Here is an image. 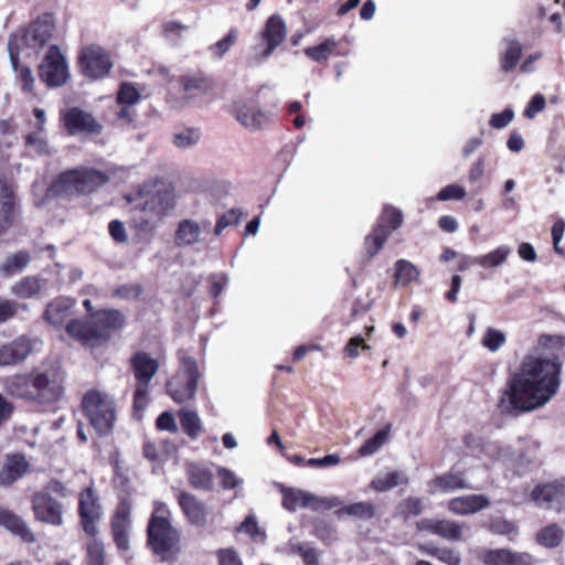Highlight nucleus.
<instances>
[{"instance_id": "obj_7", "label": "nucleus", "mask_w": 565, "mask_h": 565, "mask_svg": "<svg viewBox=\"0 0 565 565\" xmlns=\"http://www.w3.org/2000/svg\"><path fill=\"white\" fill-rule=\"evenodd\" d=\"M54 30V22L51 15H44L34 21L26 29L10 36L9 52L20 53L24 47L39 50L51 39Z\"/></svg>"}, {"instance_id": "obj_16", "label": "nucleus", "mask_w": 565, "mask_h": 565, "mask_svg": "<svg viewBox=\"0 0 565 565\" xmlns=\"http://www.w3.org/2000/svg\"><path fill=\"white\" fill-rule=\"evenodd\" d=\"M32 507L35 519L54 526L63 524L62 504L47 492H38L33 495Z\"/></svg>"}, {"instance_id": "obj_30", "label": "nucleus", "mask_w": 565, "mask_h": 565, "mask_svg": "<svg viewBox=\"0 0 565 565\" xmlns=\"http://www.w3.org/2000/svg\"><path fill=\"white\" fill-rule=\"evenodd\" d=\"M0 525L10 532L21 536L25 542H34V535L30 531L26 523L19 516L12 514L8 510L0 508Z\"/></svg>"}, {"instance_id": "obj_15", "label": "nucleus", "mask_w": 565, "mask_h": 565, "mask_svg": "<svg viewBox=\"0 0 565 565\" xmlns=\"http://www.w3.org/2000/svg\"><path fill=\"white\" fill-rule=\"evenodd\" d=\"M41 341L21 335L13 341L0 347V366L15 365L23 362L33 350L38 349Z\"/></svg>"}, {"instance_id": "obj_63", "label": "nucleus", "mask_w": 565, "mask_h": 565, "mask_svg": "<svg viewBox=\"0 0 565 565\" xmlns=\"http://www.w3.org/2000/svg\"><path fill=\"white\" fill-rule=\"evenodd\" d=\"M513 118L514 111L507 108L502 113H497L491 116L490 126L495 129H503L513 120Z\"/></svg>"}, {"instance_id": "obj_18", "label": "nucleus", "mask_w": 565, "mask_h": 565, "mask_svg": "<svg viewBox=\"0 0 565 565\" xmlns=\"http://www.w3.org/2000/svg\"><path fill=\"white\" fill-rule=\"evenodd\" d=\"M131 504L122 500L111 519L114 541L120 551L129 550V531L131 527Z\"/></svg>"}, {"instance_id": "obj_29", "label": "nucleus", "mask_w": 565, "mask_h": 565, "mask_svg": "<svg viewBox=\"0 0 565 565\" xmlns=\"http://www.w3.org/2000/svg\"><path fill=\"white\" fill-rule=\"evenodd\" d=\"M408 477L403 470H393L379 473L371 481L370 487L377 492L388 491L399 484H406Z\"/></svg>"}, {"instance_id": "obj_17", "label": "nucleus", "mask_w": 565, "mask_h": 565, "mask_svg": "<svg viewBox=\"0 0 565 565\" xmlns=\"http://www.w3.org/2000/svg\"><path fill=\"white\" fill-rule=\"evenodd\" d=\"M178 503L190 524L196 527H204L207 524L209 508L194 494L181 491L178 495Z\"/></svg>"}, {"instance_id": "obj_37", "label": "nucleus", "mask_w": 565, "mask_h": 565, "mask_svg": "<svg viewBox=\"0 0 565 565\" xmlns=\"http://www.w3.org/2000/svg\"><path fill=\"white\" fill-rule=\"evenodd\" d=\"M535 539L540 545L546 548H555L563 542L564 530L558 524L552 523L542 527L535 534Z\"/></svg>"}, {"instance_id": "obj_50", "label": "nucleus", "mask_w": 565, "mask_h": 565, "mask_svg": "<svg viewBox=\"0 0 565 565\" xmlns=\"http://www.w3.org/2000/svg\"><path fill=\"white\" fill-rule=\"evenodd\" d=\"M86 565H105V548L103 542L94 536L86 544Z\"/></svg>"}, {"instance_id": "obj_34", "label": "nucleus", "mask_w": 565, "mask_h": 565, "mask_svg": "<svg viewBox=\"0 0 565 565\" xmlns=\"http://www.w3.org/2000/svg\"><path fill=\"white\" fill-rule=\"evenodd\" d=\"M190 484L195 489L210 490L213 483V473L203 465L192 463L186 470Z\"/></svg>"}, {"instance_id": "obj_57", "label": "nucleus", "mask_w": 565, "mask_h": 565, "mask_svg": "<svg viewBox=\"0 0 565 565\" xmlns=\"http://www.w3.org/2000/svg\"><path fill=\"white\" fill-rule=\"evenodd\" d=\"M238 38V30L237 29H232L230 30V32L227 33L226 36H224L223 39H221L220 41H217L212 47L211 50L213 51V53L217 56V57H222L226 52H228V50L231 49V46L235 43V41L237 40Z\"/></svg>"}, {"instance_id": "obj_1", "label": "nucleus", "mask_w": 565, "mask_h": 565, "mask_svg": "<svg viewBox=\"0 0 565 565\" xmlns=\"http://www.w3.org/2000/svg\"><path fill=\"white\" fill-rule=\"evenodd\" d=\"M565 338L542 334L537 345L525 354L501 392L499 407L518 416L546 405L558 392Z\"/></svg>"}, {"instance_id": "obj_20", "label": "nucleus", "mask_w": 565, "mask_h": 565, "mask_svg": "<svg viewBox=\"0 0 565 565\" xmlns=\"http://www.w3.org/2000/svg\"><path fill=\"white\" fill-rule=\"evenodd\" d=\"M64 124L71 135L78 132L100 134L102 125L92 114L73 107L64 114Z\"/></svg>"}, {"instance_id": "obj_32", "label": "nucleus", "mask_w": 565, "mask_h": 565, "mask_svg": "<svg viewBox=\"0 0 565 565\" xmlns=\"http://www.w3.org/2000/svg\"><path fill=\"white\" fill-rule=\"evenodd\" d=\"M4 388L8 394L15 397L32 398L34 396L32 379L30 380L26 375L15 374L7 377Z\"/></svg>"}, {"instance_id": "obj_58", "label": "nucleus", "mask_w": 565, "mask_h": 565, "mask_svg": "<svg viewBox=\"0 0 565 565\" xmlns=\"http://www.w3.org/2000/svg\"><path fill=\"white\" fill-rule=\"evenodd\" d=\"M428 554L437 557L447 565H460L461 563L459 553L451 548H434L428 551Z\"/></svg>"}, {"instance_id": "obj_27", "label": "nucleus", "mask_w": 565, "mask_h": 565, "mask_svg": "<svg viewBox=\"0 0 565 565\" xmlns=\"http://www.w3.org/2000/svg\"><path fill=\"white\" fill-rule=\"evenodd\" d=\"M471 489L462 472L449 471L440 475L429 482V493H449L456 490Z\"/></svg>"}, {"instance_id": "obj_61", "label": "nucleus", "mask_w": 565, "mask_h": 565, "mask_svg": "<svg viewBox=\"0 0 565 565\" xmlns=\"http://www.w3.org/2000/svg\"><path fill=\"white\" fill-rule=\"evenodd\" d=\"M467 192L463 186L458 184H449L441 189L437 195L439 201L461 200L466 196Z\"/></svg>"}, {"instance_id": "obj_54", "label": "nucleus", "mask_w": 565, "mask_h": 565, "mask_svg": "<svg viewBox=\"0 0 565 565\" xmlns=\"http://www.w3.org/2000/svg\"><path fill=\"white\" fill-rule=\"evenodd\" d=\"M141 98L140 92L130 83H124L117 95V100L121 105L131 106L137 104Z\"/></svg>"}, {"instance_id": "obj_48", "label": "nucleus", "mask_w": 565, "mask_h": 565, "mask_svg": "<svg viewBox=\"0 0 565 565\" xmlns=\"http://www.w3.org/2000/svg\"><path fill=\"white\" fill-rule=\"evenodd\" d=\"M390 426L379 430L372 438L367 439L359 449L362 457L374 455L388 438Z\"/></svg>"}, {"instance_id": "obj_52", "label": "nucleus", "mask_w": 565, "mask_h": 565, "mask_svg": "<svg viewBox=\"0 0 565 565\" xmlns=\"http://www.w3.org/2000/svg\"><path fill=\"white\" fill-rule=\"evenodd\" d=\"M505 334L494 328H488L482 337V345L491 352H497L504 345Z\"/></svg>"}, {"instance_id": "obj_55", "label": "nucleus", "mask_w": 565, "mask_h": 565, "mask_svg": "<svg viewBox=\"0 0 565 565\" xmlns=\"http://www.w3.org/2000/svg\"><path fill=\"white\" fill-rule=\"evenodd\" d=\"M490 530L497 534L508 535L510 540H513L518 534L515 524L502 518L492 519L490 522Z\"/></svg>"}, {"instance_id": "obj_45", "label": "nucleus", "mask_w": 565, "mask_h": 565, "mask_svg": "<svg viewBox=\"0 0 565 565\" xmlns=\"http://www.w3.org/2000/svg\"><path fill=\"white\" fill-rule=\"evenodd\" d=\"M41 287L39 278L29 276L15 282L12 292L20 298H31L41 290Z\"/></svg>"}, {"instance_id": "obj_12", "label": "nucleus", "mask_w": 565, "mask_h": 565, "mask_svg": "<svg viewBox=\"0 0 565 565\" xmlns=\"http://www.w3.org/2000/svg\"><path fill=\"white\" fill-rule=\"evenodd\" d=\"M81 64L83 72L90 78H102L113 66L108 53L99 45H89L82 50Z\"/></svg>"}, {"instance_id": "obj_64", "label": "nucleus", "mask_w": 565, "mask_h": 565, "mask_svg": "<svg viewBox=\"0 0 565 565\" xmlns=\"http://www.w3.org/2000/svg\"><path fill=\"white\" fill-rule=\"evenodd\" d=\"M217 475L225 489H234L242 482L233 471L226 468H218Z\"/></svg>"}, {"instance_id": "obj_36", "label": "nucleus", "mask_w": 565, "mask_h": 565, "mask_svg": "<svg viewBox=\"0 0 565 565\" xmlns=\"http://www.w3.org/2000/svg\"><path fill=\"white\" fill-rule=\"evenodd\" d=\"M12 206V190L8 181L0 178V231L10 224Z\"/></svg>"}, {"instance_id": "obj_43", "label": "nucleus", "mask_w": 565, "mask_h": 565, "mask_svg": "<svg viewBox=\"0 0 565 565\" xmlns=\"http://www.w3.org/2000/svg\"><path fill=\"white\" fill-rule=\"evenodd\" d=\"M201 134L196 129L185 128L173 132L172 145L178 149L186 150L198 145Z\"/></svg>"}, {"instance_id": "obj_5", "label": "nucleus", "mask_w": 565, "mask_h": 565, "mask_svg": "<svg viewBox=\"0 0 565 565\" xmlns=\"http://www.w3.org/2000/svg\"><path fill=\"white\" fill-rule=\"evenodd\" d=\"M82 405L90 425L100 436H106L113 430L116 408L114 399L108 394L90 391L83 397Z\"/></svg>"}, {"instance_id": "obj_11", "label": "nucleus", "mask_w": 565, "mask_h": 565, "mask_svg": "<svg viewBox=\"0 0 565 565\" xmlns=\"http://www.w3.org/2000/svg\"><path fill=\"white\" fill-rule=\"evenodd\" d=\"M531 499L540 508L565 511V479L536 486Z\"/></svg>"}, {"instance_id": "obj_44", "label": "nucleus", "mask_w": 565, "mask_h": 565, "mask_svg": "<svg viewBox=\"0 0 565 565\" xmlns=\"http://www.w3.org/2000/svg\"><path fill=\"white\" fill-rule=\"evenodd\" d=\"M30 262V256L26 252L20 250L7 257L0 267V271L6 276H11L20 273Z\"/></svg>"}, {"instance_id": "obj_14", "label": "nucleus", "mask_w": 565, "mask_h": 565, "mask_svg": "<svg viewBox=\"0 0 565 565\" xmlns=\"http://www.w3.org/2000/svg\"><path fill=\"white\" fill-rule=\"evenodd\" d=\"M262 35L263 39L266 40L267 44L264 49H260V46L254 47V57L257 61H263L269 57L276 47H278L285 41L287 35L285 21L279 15H271L267 20Z\"/></svg>"}, {"instance_id": "obj_60", "label": "nucleus", "mask_w": 565, "mask_h": 565, "mask_svg": "<svg viewBox=\"0 0 565 565\" xmlns=\"http://www.w3.org/2000/svg\"><path fill=\"white\" fill-rule=\"evenodd\" d=\"M545 105V97L541 93L535 94L524 109V116L529 119L535 118L537 114L544 110Z\"/></svg>"}, {"instance_id": "obj_41", "label": "nucleus", "mask_w": 565, "mask_h": 565, "mask_svg": "<svg viewBox=\"0 0 565 565\" xmlns=\"http://www.w3.org/2000/svg\"><path fill=\"white\" fill-rule=\"evenodd\" d=\"M9 54H10L12 67L17 74V77L19 78V81L22 84L23 90L28 92V93L33 92L34 84H35V77L33 75L32 70L29 66L20 65L18 63L19 53L12 51V53L9 52Z\"/></svg>"}, {"instance_id": "obj_46", "label": "nucleus", "mask_w": 565, "mask_h": 565, "mask_svg": "<svg viewBox=\"0 0 565 565\" xmlns=\"http://www.w3.org/2000/svg\"><path fill=\"white\" fill-rule=\"evenodd\" d=\"M289 553L299 555L305 565H320L318 551L308 543H290Z\"/></svg>"}, {"instance_id": "obj_13", "label": "nucleus", "mask_w": 565, "mask_h": 565, "mask_svg": "<svg viewBox=\"0 0 565 565\" xmlns=\"http://www.w3.org/2000/svg\"><path fill=\"white\" fill-rule=\"evenodd\" d=\"M79 516L84 531L95 536L97 533V523L102 516L99 498L95 494L92 487L86 488L79 494Z\"/></svg>"}, {"instance_id": "obj_53", "label": "nucleus", "mask_w": 565, "mask_h": 565, "mask_svg": "<svg viewBox=\"0 0 565 565\" xmlns=\"http://www.w3.org/2000/svg\"><path fill=\"white\" fill-rule=\"evenodd\" d=\"M403 223V214L394 207H385L381 214L380 223L391 232L397 230Z\"/></svg>"}, {"instance_id": "obj_39", "label": "nucleus", "mask_w": 565, "mask_h": 565, "mask_svg": "<svg viewBox=\"0 0 565 565\" xmlns=\"http://www.w3.org/2000/svg\"><path fill=\"white\" fill-rule=\"evenodd\" d=\"M419 270L417 267L406 259H399L395 263V285L407 286L417 280Z\"/></svg>"}, {"instance_id": "obj_21", "label": "nucleus", "mask_w": 565, "mask_h": 565, "mask_svg": "<svg viewBox=\"0 0 565 565\" xmlns=\"http://www.w3.org/2000/svg\"><path fill=\"white\" fill-rule=\"evenodd\" d=\"M32 390L34 396L42 403H51L60 399L63 394V387L57 377H51L45 373H36L32 376Z\"/></svg>"}, {"instance_id": "obj_28", "label": "nucleus", "mask_w": 565, "mask_h": 565, "mask_svg": "<svg viewBox=\"0 0 565 565\" xmlns=\"http://www.w3.org/2000/svg\"><path fill=\"white\" fill-rule=\"evenodd\" d=\"M29 469V462L22 455L8 456L0 470V484L9 486L21 479Z\"/></svg>"}, {"instance_id": "obj_33", "label": "nucleus", "mask_w": 565, "mask_h": 565, "mask_svg": "<svg viewBox=\"0 0 565 565\" xmlns=\"http://www.w3.org/2000/svg\"><path fill=\"white\" fill-rule=\"evenodd\" d=\"M511 247L508 245H500L495 249L472 258L473 264L482 268H495L502 266L511 254Z\"/></svg>"}, {"instance_id": "obj_62", "label": "nucleus", "mask_w": 565, "mask_h": 565, "mask_svg": "<svg viewBox=\"0 0 565 565\" xmlns=\"http://www.w3.org/2000/svg\"><path fill=\"white\" fill-rule=\"evenodd\" d=\"M359 348L363 350H369L370 345L365 343L364 339L361 335H355L350 339L344 348L345 356L350 359H356L359 356Z\"/></svg>"}, {"instance_id": "obj_42", "label": "nucleus", "mask_w": 565, "mask_h": 565, "mask_svg": "<svg viewBox=\"0 0 565 565\" xmlns=\"http://www.w3.org/2000/svg\"><path fill=\"white\" fill-rule=\"evenodd\" d=\"M390 234V231L384 226V224H377L373 233L366 236L365 249L371 257L380 252Z\"/></svg>"}, {"instance_id": "obj_9", "label": "nucleus", "mask_w": 565, "mask_h": 565, "mask_svg": "<svg viewBox=\"0 0 565 565\" xmlns=\"http://www.w3.org/2000/svg\"><path fill=\"white\" fill-rule=\"evenodd\" d=\"M148 544L161 557H166L179 541L178 531L170 521L150 519L147 527Z\"/></svg>"}, {"instance_id": "obj_19", "label": "nucleus", "mask_w": 565, "mask_h": 565, "mask_svg": "<svg viewBox=\"0 0 565 565\" xmlns=\"http://www.w3.org/2000/svg\"><path fill=\"white\" fill-rule=\"evenodd\" d=\"M67 334L86 347H97L106 341V333L95 323L73 319L66 324Z\"/></svg>"}, {"instance_id": "obj_23", "label": "nucleus", "mask_w": 565, "mask_h": 565, "mask_svg": "<svg viewBox=\"0 0 565 565\" xmlns=\"http://www.w3.org/2000/svg\"><path fill=\"white\" fill-rule=\"evenodd\" d=\"M235 116L246 129L255 131L269 122V115L253 103H241L235 106Z\"/></svg>"}, {"instance_id": "obj_25", "label": "nucleus", "mask_w": 565, "mask_h": 565, "mask_svg": "<svg viewBox=\"0 0 565 565\" xmlns=\"http://www.w3.org/2000/svg\"><path fill=\"white\" fill-rule=\"evenodd\" d=\"M282 494V507L289 512H296L298 509H311L315 511V503L318 502V495L296 488L280 486Z\"/></svg>"}, {"instance_id": "obj_22", "label": "nucleus", "mask_w": 565, "mask_h": 565, "mask_svg": "<svg viewBox=\"0 0 565 565\" xmlns=\"http://www.w3.org/2000/svg\"><path fill=\"white\" fill-rule=\"evenodd\" d=\"M420 531H427L448 541H460L463 539L465 524L450 520L424 519L417 523Z\"/></svg>"}, {"instance_id": "obj_35", "label": "nucleus", "mask_w": 565, "mask_h": 565, "mask_svg": "<svg viewBox=\"0 0 565 565\" xmlns=\"http://www.w3.org/2000/svg\"><path fill=\"white\" fill-rule=\"evenodd\" d=\"M125 324L124 315L119 310L107 309L99 311L96 316V326L106 333V340L109 332L121 328Z\"/></svg>"}, {"instance_id": "obj_31", "label": "nucleus", "mask_w": 565, "mask_h": 565, "mask_svg": "<svg viewBox=\"0 0 565 565\" xmlns=\"http://www.w3.org/2000/svg\"><path fill=\"white\" fill-rule=\"evenodd\" d=\"M500 65L503 72H511L520 62L522 45L514 39H503Z\"/></svg>"}, {"instance_id": "obj_47", "label": "nucleus", "mask_w": 565, "mask_h": 565, "mask_svg": "<svg viewBox=\"0 0 565 565\" xmlns=\"http://www.w3.org/2000/svg\"><path fill=\"white\" fill-rule=\"evenodd\" d=\"M180 423L183 431L192 438L198 437L202 430L201 420L193 411L182 409L180 412Z\"/></svg>"}, {"instance_id": "obj_6", "label": "nucleus", "mask_w": 565, "mask_h": 565, "mask_svg": "<svg viewBox=\"0 0 565 565\" xmlns=\"http://www.w3.org/2000/svg\"><path fill=\"white\" fill-rule=\"evenodd\" d=\"M130 367L136 379L134 407L137 411H142L149 401V385L157 374L160 364L149 353L138 351L130 358Z\"/></svg>"}, {"instance_id": "obj_10", "label": "nucleus", "mask_w": 565, "mask_h": 565, "mask_svg": "<svg viewBox=\"0 0 565 565\" xmlns=\"http://www.w3.org/2000/svg\"><path fill=\"white\" fill-rule=\"evenodd\" d=\"M211 231V222H198L192 218L181 220L175 228L173 241L180 248H198L206 244V237Z\"/></svg>"}, {"instance_id": "obj_24", "label": "nucleus", "mask_w": 565, "mask_h": 565, "mask_svg": "<svg viewBox=\"0 0 565 565\" xmlns=\"http://www.w3.org/2000/svg\"><path fill=\"white\" fill-rule=\"evenodd\" d=\"M76 301L68 297H57L49 302L44 312L46 322L61 328L74 313Z\"/></svg>"}, {"instance_id": "obj_4", "label": "nucleus", "mask_w": 565, "mask_h": 565, "mask_svg": "<svg viewBox=\"0 0 565 565\" xmlns=\"http://www.w3.org/2000/svg\"><path fill=\"white\" fill-rule=\"evenodd\" d=\"M179 361L178 372L167 382L166 390L174 402L182 404L195 396L201 373L196 361L185 352H179Z\"/></svg>"}, {"instance_id": "obj_2", "label": "nucleus", "mask_w": 565, "mask_h": 565, "mask_svg": "<svg viewBox=\"0 0 565 565\" xmlns=\"http://www.w3.org/2000/svg\"><path fill=\"white\" fill-rule=\"evenodd\" d=\"M108 175L99 170L82 167L66 170L49 188L53 195H79L96 191L107 183Z\"/></svg>"}, {"instance_id": "obj_38", "label": "nucleus", "mask_w": 565, "mask_h": 565, "mask_svg": "<svg viewBox=\"0 0 565 565\" xmlns=\"http://www.w3.org/2000/svg\"><path fill=\"white\" fill-rule=\"evenodd\" d=\"M180 84L188 99H191L200 94H204L210 88V82L202 76L185 75L181 77Z\"/></svg>"}, {"instance_id": "obj_26", "label": "nucleus", "mask_w": 565, "mask_h": 565, "mask_svg": "<svg viewBox=\"0 0 565 565\" xmlns=\"http://www.w3.org/2000/svg\"><path fill=\"white\" fill-rule=\"evenodd\" d=\"M490 505L488 498L483 494H467L451 499L448 502V510L457 515L477 513Z\"/></svg>"}, {"instance_id": "obj_40", "label": "nucleus", "mask_w": 565, "mask_h": 565, "mask_svg": "<svg viewBox=\"0 0 565 565\" xmlns=\"http://www.w3.org/2000/svg\"><path fill=\"white\" fill-rule=\"evenodd\" d=\"M337 514L339 518L347 514L359 520H370L375 515V507L371 502H356L342 507Z\"/></svg>"}, {"instance_id": "obj_51", "label": "nucleus", "mask_w": 565, "mask_h": 565, "mask_svg": "<svg viewBox=\"0 0 565 565\" xmlns=\"http://www.w3.org/2000/svg\"><path fill=\"white\" fill-rule=\"evenodd\" d=\"M483 454L493 461L509 463L512 461V452L510 447L502 446L498 443H488L483 447Z\"/></svg>"}, {"instance_id": "obj_49", "label": "nucleus", "mask_w": 565, "mask_h": 565, "mask_svg": "<svg viewBox=\"0 0 565 565\" xmlns=\"http://www.w3.org/2000/svg\"><path fill=\"white\" fill-rule=\"evenodd\" d=\"M337 42L328 39L316 46H309L305 50L306 55L316 62H323L329 58L331 53L335 50Z\"/></svg>"}, {"instance_id": "obj_8", "label": "nucleus", "mask_w": 565, "mask_h": 565, "mask_svg": "<svg viewBox=\"0 0 565 565\" xmlns=\"http://www.w3.org/2000/svg\"><path fill=\"white\" fill-rule=\"evenodd\" d=\"M40 79L49 87H61L70 77L65 56L57 45H51L39 65Z\"/></svg>"}, {"instance_id": "obj_3", "label": "nucleus", "mask_w": 565, "mask_h": 565, "mask_svg": "<svg viewBox=\"0 0 565 565\" xmlns=\"http://www.w3.org/2000/svg\"><path fill=\"white\" fill-rule=\"evenodd\" d=\"M174 206V192L166 184L158 186L145 185L135 200V210L143 214L141 220L145 225L161 221Z\"/></svg>"}, {"instance_id": "obj_59", "label": "nucleus", "mask_w": 565, "mask_h": 565, "mask_svg": "<svg viewBox=\"0 0 565 565\" xmlns=\"http://www.w3.org/2000/svg\"><path fill=\"white\" fill-rule=\"evenodd\" d=\"M512 558V552L508 550H495V551H489L484 555V564L487 565H509V562H511Z\"/></svg>"}, {"instance_id": "obj_56", "label": "nucleus", "mask_w": 565, "mask_h": 565, "mask_svg": "<svg viewBox=\"0 0 565 565\" xmlns=\"http://www.w3.org/2000/svg\"><path fill=\"white\" fill-rule=\"evenodd\" d=\"M241 216L242 213L238 210H230L227 213L218 217L214 227V234L218 236L228 226L238 224Z\"/></svg>"}]
</instances>
